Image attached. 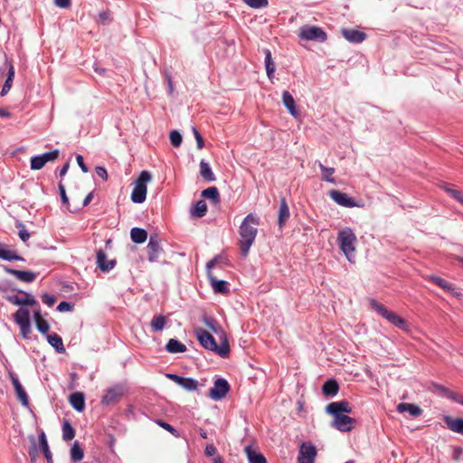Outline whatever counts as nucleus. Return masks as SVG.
<instances>
[{"instance_id": "obj_60", "label": "nucleus", "mask_w": 463, "mask_h": 463, "mask_svg": "<svg viewBox=\"0 0 463 463\" xmlns=\"http://www.w3.org/2000/svg\"><path fill=\"white\" fill-rule=\"evenodd\" d=\"M76 161L83 173H87L89 171L87 165L84 164L82 156L78 155L76 156Z\"/></svg>"}, {"instance_id": "obj_39", "label": "nucleus", "mask_w": 463, "mask_h": 463, "mask_svg": "<svg viewBox=\"0 0 463 463\" xmlns=\"http://www.w3.org/2000/svg\"><path fill=\"white\" fill-rule=\"evenodd\" d=\"M202 196L213 200L214 203H217L220 200L218 189L214 186L204 189L202 192Z\"/></svg>"}, {"instance_id": "obj_28", "label": "nucleus", "mask_w": 463, "mask_h": 463, "mask_svg": "<svg viewBox=\"0 0 463 463\" xmlns=\"http://www.w3.org/2000/svg\"><path fill=\"white\" fill-rule=\"evenodd\" d=\"M322 391L326 396L334 397L339 391V385L335 380L330 379L323 384Z\"/></svg>"}, {"instance_id": "obj_16", "label": "nucleus", "mask_w": 463, "mask_h": 463, "mask_svg": "<svg viewBox=\"0 0 463 463\" xmlns=\"http://www.w3.org/2000/svg\"><path fill=\"white\" fill-rule=\"evenodd\" d=\"M329 196L338 205H341L344 207H348V208L358 206V204L352 198H350L346 194L342 193L338 190L330 191Z\"/></svg>"}, {"instance_id": "obj_26", "label": "nucleus", "mask_w": 463, "mask_h": 463, "mask_svg": "<svg viewBox=\"0 0 463 463\" xmlns=\"http://www.w3.org/2000/svg\"><path fill=\"white\" fill-rule=\"evenodd\" d=\"M47 341L59 354H63L65 352L62 339L58 334L53 333L47 335Z\"/></svg>"}, {"instance_id": "obj_19", "label": "nucleus", "mask_w": 463, "mask_h": 463, "mask_svg": "<svg viewBox=\"0 0 463 463\" xmlns=\"http://www.w3.org/2000/svg\"><path fill=\"white\" fill-rule=\"evenodd\" d=\"M342 34L345 40L353 43H360L365 40V33L355 29H343Z\"/></svg>"}, {"instance_id": "obj_23", "label": "nucleus", "mask_w": 463, "mask_h": 463, "mask_svg": "<svg viewBox=\"0 0 463 463\" xmlns=\"http://www.w3.org/2000/svg\"><path fill=\"white\" fill-rule=\"evenodd\" d=\"M282 101L283 105L288 109L290 115H292L293 117H297L298 115V111L295 104V99L288 91L285 90L282 93Z\"/></svg>"}, {"instance_id": "obj_5", "label": "nucleus", "mask_w": 463, "mask_h": 463, "mask_svg": "<svg viewBox=\"0 0 463 463\" xmlns=\"http://www.w3.org/2000/svg\"><path fill=\"white\" fill-rule=\"evenodd\" d=\"M371 307L375 310L380 316L386 318L390 323L394 325L400 329L407 330V324L403 318L395 313L389 311L383 305L374 299L370 301Z\"/></svg>"}, {"instance_id": "obj_52", "label": "nucleus", "mask_w": 463, "mask_h": 463, "mask_svg": "<svg viewBox=\"0 0 463 463\" xmlns=\"http://www.w3.org/2000/svg\"><path fill=\"white\" fill-rule=\"evenodd\" d=\"M72 309H73V305H71L70 302H67V301H61L57 306V310L59 312H70V311H72Z\"/></svg>"}, {"instance_id": "obj_58", "label": "nucleus", "mask_w": 463, "mask_h": 463, "mask_svg": "<svg viewBox=\"0 0 463 463\" xmlns=\"http://www.w3.org/2000/svg\"><path fill=\"white\" fill-rule=\"evenodd\" d=\"M157 424L160 427H162L163 429H165L167 431L171 432L172 434L175 435L176 430L172 425H170L169 423L162 421V420H158Z\"/></svg>"}, {"instance_id": "obj_59", "label": "nucleus", "mask_w": 463, "mask_h": 463, "mask_svg": "<svg viewBox=\"0 0 463 463\" xmlns=\"http://www.w3.org/2000/svg\"><path fill=\"white\" fill-rule=\"evenodd\" d=\"M96 174L98 176H99L101 179H103L105 181L108 179V172H107L106 168L103 166H97Z\"/></svg>"}, {"instance_id": "obj_15", "label": "nucleus", "mask_w": 463, "mask_h": 463, "mask_svg": "<svg viewBox=\"0 0 463 463\" xmlns=\"http://www.w3.org/2000/svg\"><path fill=\"white\" fill-rule=\"evenodd\" d=\"M9 377L12 382V384L14 388L17 399L21 402L22 405L27 407L29 405L28 395L21 384L18 377L14 373H9Z\"/></svg>"}, {"instance_id": "obj_22", "label": "nucleus", "mask_w": 463, "mask_h": 463, "mask_svg": "<svg viewBox=\"0 0 463 463\" xmlns=\"http://www.w3.org/2000/svg\"><path fill=\"white\" fill-rule=\"evenodd\" d=\"M397 411L401 413L408 412L412 417H418L421 414L422 410L412 403L402 402L397 406Z\"/></svg>"}, {"instance_id": "obj_62", "label": "nucleus", "mask_w": 463, "mask_h": 463, "mask_svg": "<svg viewBox=\"0 0 463 463\" xmlns=\"http://www.w3.org/2000/svg\"><path fill=\"white\" fill-rule=\"evenodd\" d=\"M12 83H13V81L5 80V82L1 90V96H5L8 93V91L10 90V89L12 87Z\"/></svg>"}, {"instance_id": "obj_48", "label": "nucleus", "mask_w": 463, "mask_h": 463, "mask_svg": "<svg viewBox=\"0 0 463 463\" xmlns=\"http://www.w3.org/2000/svg\"><path fill=\"white\" fill-rule=\"evenodd\" d=\"M16 227L19 229V232H18V236L19 238L24 241H27L30 238V233L28 232V231L25 229V226L23 224V223H18L16 225Z\"/></svg>"}, {"instance_id": "obj_53", "label": "nucleus", "mask_w": 463, "mask_h": 463, "mask_svg": "<svg viewBox=\"0 0 463 463\" xmlns=\"http://www.w3.org/2000/svg\"><path fill=\"white\" fill-rule=\"evenodd\" d=\"M192 130H193V133H194L195 140H196L197 148L202 149L204 146V142H203V138L202 135L199 133V131L195 128H193Z\"/></svg>"}, {"instance_id": "obj_25", "label": "nucleus", "mask_w": 463, "mask_h": 463, "mask_svg": "<svg viewBox=\"0 0 463 463\" xmlns=\"http://www.w3.org/2000/svg\"><path fill=\"white\" fill-rule=\"evenodd\" d=\"M186 349L185 345L174 338L170 339L165 345V350L170 354L184 353Z\"/></svg>"}, {"instance_id": "obj_29", "label": "nucleus", "mask_w": 463, "mask_h": 463, "mask_svg": "<svg viewBox=\"0 0 463 463\" xmlns=\"http://www.w3.org/2000/svg\"><path fill=\"white\" fill-rule=\"evenodd\" d=\"M264 53H265V68H266V71H267V76L270 80H272V79L274 78V72L276 70V66L272 60L270 51L268 49H265Z\"/></svg>"}, {"instance_id": "obj_8", "label": "nucleus", "mask_w": 463, "mask_h": 463, "mask_svg": "<svg viewBox=\"0 0 463 463\" xmlns=\"http://www.w3.org/2000/svg\"><path fill=\"white\" fill-rule=\"evenodd\" d=\"M126 389L122 384L114 385L106 390L101 403L109 405L118 402L125 395Z\"/></svg>"}, {"instance_id": "obj_3", "label": "nucleus", "mask_w": 463, "mask_h": 463, "mask_svg": "<svg viewBox=\"0 0 463 463\" xmlns=\"http://www.w3.org/2000/svg\"><path fill=\"white\" fill-rule=\"evenodd\" d=\"M356 241V235L351 228L345 227L339 231L337 234L338 245L348 261L351 263L354 262Z\"/></svg>"}, {"instance_id": "obj_54", "label": "nucleus", "mask_w": 463, "mask_h": 463, "mask_svg": "<svg viewBox=\"0 0 463 463\" xmlns=\"http://www.w3.org/2000/svg\"><path fill=\"white\" fill-rule=\"evenodd\" d=\"M58 187H59V193L61 195V203L63 204H69V199L66 194L65 186L63 185V184L61 182H60Z\"/></svg>"}, {"instance_id": "obj_49", "label": "nucleus", "mask_w": 463, "mask_h": 463, "mask_svg": "<svg viewBox=\"0 0 463 463\" xmlns=\"http://www.w3.org/2000/svg\"><path fill=\"white\" fill-rule=\"evenodd\" d=\"M202 320L208 328H210L213 332L217 331V329H216L217 322L214 318L208 317V316H203Z\"/></svg>"}, {"instance_id": "obj_55", "label": "nucleus", "mask_w": 463, "mask_h": 463, "mask_svg": "<svg viewBox=\"0 0 463 463\" xmlns=\"http://www.w3.org/2000/svg\"><path fill=\"white\" fill-rule=\"evenodd\" d=\"M42 300L48 307H52L54 305V303L56 302V298L54 296H52L49 294H43L42 296Z\"/></svg>"}, {"instance_id": "obj_32", "label": "nucleus", "mask_w": 463, "mask_h": 463, "mask_svg": "<svg viewBox=\"0 0 463 463\" xmlns=\"http://www.w3.org/2000/svg\"><path fill=\"white\" fill-rule=\"evenodd\" d=\"M425 279L433 282L445 291H453V285L440 277L435 275H429L425 277Z\"/></svg>"}, {"instance_id": "obj_21", "label": "nucleus", "mask_w": 463, "mask_h": 463, "mask_svg": "<svg viewBox=\"0 0 463 463\" xmlns=\"http://www.w3.org/2000/svg\"><path fill=\"white\" fill-rule=\"evenodd\" d=\"M444 422L450 430L463 435V419L445 416Z\"/></svg>"}, {"instance_id": "obj_6", "label": "nucleus", "mask_w": 463, "mask_h": 463, "mask_svg": "<svg viewBox=\"0 0 463 463\" xmlns=\"http://www.w3.org/2000/svg\"><path fill=\"white\" fill-rule=\"evenodd\" d=\"M298 36L302 40L324 43L327 39L326 32L318 26L303 25L299 29Z\"/></svg>"}, {"instance_id": "obj_4", "label": "nucleus", "mask_w": 463, "mask_h": 463, "mask_svg": "<svg viewBox=\"0 0 463 463\" xmlns=\"http://www.w3.org/2000/svg\"><path fill=\"white\" fill-rule=\"evenodd\" d=\"M152 175L148 171H142L134 183L131 193V201L135 203H142L146 201L147 184L151 181Z\"/></svg>"}, {"instance_id": "obj_42", "label": "nucleus", "mask_w": 463, "mask_h": 463, "mask_svg": "<svg viewBox=\"0 0 463 463\" xmlns=\"http://www.w3.org/2000/svg\"><path fill=\"white\" fill-rule=\"evenodd\" d=\"M75 436V430L69 421L62 424V439L64 440H71Z\"/></svg>"}, {"instance_id": "obj_33", "label": "nucleus", "mask_w": 463, "mask_h": 463, "mask_svg": "<svg viewBox=\"0 0 463 463\" xmlns=\"http://www.w3.org/2000/svg\"><path fill=\"white\" fill-rule=\"evenodd\" d=\"M14 319L18 326L30 323V312L26 308L20 307L14 315Z\"/></svg>"}, {"instance_id": "obj_47", "label": "nucleus", "mask_w": 463, "mask_h": 463, "mask_svg": "<svg viewBox=\"0 0 463 463\" xmlns=\"http://www.w3.org/2000/svg\"><path fill=\"white\" fill-rule=\"evenodd\" d=\"M60 151L58 149L52 150L50 152L43 153L41 157L43 159V162L46 164L47 162L54 161L58 158Z\"/></svg>"}, {"instance_id": "obj_2", "label": "nucleus", "mask_w": 463, "mask_h": 463, "mask_svg": "<svg viewBox=\"0 0 463 463\" xmlns=\"http://www.w3.org/2000/svg\"><path fill=\"white\" fill-rule=\"evenodd\" d=\"M194 335L203 348L214 352L222 358L229 355L230 346L226 338L218 345L214 337L203 328H195Z\"/></svg>"}, {"instance_id": "obj_1", "label": "nucleus", "mask_w": 463, "mask_h": 463, "mask_svg": "<svg viewBox=\"0 0 463 463\" xmlns=\"http://www.w3.org/2000/svg\"><path fill=\"white\" fill-rule=\"evenodd\" d=\"M259 225V218L252 214L249 213L244 220L242 221L240 229V251L243 257H247L249 254L250 249L255 241Z\"/></svg>"}, {"instance_id": "obj_20", "label": "nucleus", "mask_w": 463, "mask_h": 463, "mask_svg": "<svg viewBox=\"0 0 463 463\" xmlns=\"http://www.w3.org/2000/svg\"><path fill=\"white\" fill-rule=\"evenodd\" d=\"M0 259L6 261L24 260V259L19 256L16 251L8 250L6 245L2 242H0Z\"/></svg>"}, {"instance_id": "obj_64", "label": "nucleus", "mask_w": 463, "mask_h": 463, "mask_svg": "<svg viewBox=\"0 0 463 463\" xmlns=\"http://www.w3.org/2000/svg\"><path fill=\"white\" fill-rule=\"evenodd\" d=\"M69 167H70V163H69V162L65 163V164L61 166V168L60 169V171H59V175H60L61 177L64 176V175L67 174V172H68V170H69Z\"/></svg>"}, {"instance_id": "obj_37", "label": "nucleus", "mask_w": 463, "mask_h": 463, "mask_svg": "<svg viewBox=\"0 0 463 463\" xmlns=\"http://www.w3.org/2000/svg\"><path fill=\"white\" fill-rule=\"evenodd\" d=\"M207 205L203 200L196 202L191 210V214L194 217L201 218L206 214Z\"/></svg>"}, {"instance_id": "obj_56", "label": "nucleus", "mask_w": 463, "mask_h": 463, "mask_svg": "<svg viewBox=\"0 0 463 463\" xmlns=\"http://www.w3.org/2000/svg\"><path fill=\"white\" fill-rule=\"evenodd\" d=\"M21 334L24 338H28L32 329H31V323H26L24 325L19 326Z\"/></svg>"}, {"instance_id": "obj_43", "label": "nucleus", "mask_w": 463, "mask_h": 463, "mask_svg": "<svg viewBox=\"0 0 463 463\" xmlns=\"http://www.w3.org/2000/svg\"><path fill=\"white\" fill-rule=\"evenodd\" d=\"M199 385L198 381H196L194 378H184V381L182 382V384L180 386L184 388L186 391L192 392L195 391Z\"/></svg>"}, {"instance_id": "obj_9", "label": "nucleus", "mask_w": 463, "mask_h": 463, "mask_svg": "<svg viewBox=\"0 0 463 463\" xmlns=\"http://www.w3.org/2000/svg\"><path fill=\"white\" fill-rule=\"evenodd\" d=\"M229 391V383L223 378H218L214 381L213 387L210 389L209 395L214 401H221L227 395Z\"/></svg>"}, {"instance_id": "obj_36", "label": "nucleus", "mask_w": 463, "mask_h": 463, "mask_svg": "<svg viewBox=\"0 0 463 463\" xmlns=\"http://www.w3.org/2000/svg\"><path fill=\"white\" fill-rule=\"evenodd\" d=\"M166 317L163 315L155 316L151 320V327L154 332L162 331L166 325Z\"/></svg>"}, {"instance_id": "obj_11", "label": "nucleus", "mask_w": 463, "mask_h": 463, "mask_svg": "<svg viewBox=\"0 0 463 463\" xmlns=\"http://www.w3.org/2000/svg\"><path fill=\"white\" fill-rule=\"evenodd\" d=\"M317 449L310 442H303L299 448L298 463H314Z\"/></svg>"}, {"instance_id": "obj_45", "label": "nucleus", "mask_w": 463, "mask_h": 463, "mask_svg": "<svg viewBox=\"0 0 463 463\" xmlns=\"http://www.w3.org/2000/svg\"><path fill=\"white\" fill-rule=\"evenodd\" d=\"M247 5L251 8L259 9L266 7L269 5L268 0H242Z\"/></svg>"}, {"instance_id": "obj_50", "label": "nucleus", "mask_w": 463, "mask_h": 463, "mask_svg": "<svg viewBox=\"0 0 463 463\" xmlns=\"http://www.w3.org/2000/svg\"><path fill=\"white\" fill-rule=\"evenodd\" d=\"M434 387L438 392L444 394L445 396H447L452 400H456V394L454 392H452L451 391H449L448 388H446L442 385H439V384H436Z\"/></svg>"}, {"instance_id": "obj_7", "label": "nucleus", "mask_w": 463, "mask_h": 463, "mask_svg": "<svg viewBox=\"0 0 463 463\" xmlns=\"http://www.w3.org/2000/svg\"><path fill=\"white\" fill-rule=\"evenodd\" d=\"M217 262V257L210 260L206 265L207 276L210 281V284L214 291V293H222L225 294L229 292L228 282L222 279H217L212 273V269L215 266Z\"/></svg>"}, {"instance_id": "obj_51", "label": "nucleus", "mask_w": 463, "mask_h": 463, "mask_svg": "<svg viewBox=\"0 0 463 463\" xmlns=\"http://www.w3.org/2000/svg\"><path fill=\"white\" fill-rule=\"evenodd\" d=\"M35 325L38 331L41 332L42 334H46L50 329L49 323L45 319L37 321Z\"/></svg>"}, {"instance_id": "obj_38", "label": "nucleus", "mask_w": 463, "mask_h": 463, "mask_svg": "<svg viewBox=\"0 0 463 463\" xmlns=\"http://www.w3.org/2000/svg\"><path fill=\"white\" fill-rule=\"evenodd\" d=\"M441 188L453 199L463 204V194L460 191L453 188L448 184L441 185Z\"/></svg>"}, {"instance_id": "obj_10", "label": "nucleus", "mask_w": 463, "mask_h": 463, "mask_svg": "<svg viewBox=\"0 0 463 463\" xmlns=\"http://www.w3.org/2000/svg\"><path fill=\"white\" fill-rule=\"evenodd\" d=\"M146 250L148 260L150 262L157 261L163 252V249L160 246V238L157 234L155 233L150 235Z\"/></svg>"}, {"instance_id": "obj_14", "label": "nucleus", "mask_w": 463, "mask_h": 463, "mask_svg": "<svg viewBox=\"0 0 463 463\" xmlns=\"http://www.w3.org/2000/svg\"><path fill=\"white\" fill-rule=\"evenodd\" d=\"M326 411L332 416L343 415L345 413H350L352 407L347 401L343 400L329 403L326 407Z\"/></svg>"}, {"instance_id": "obj_13", "label": "nucleus", "mask_w": 463, "mask_h": 463, "mask_svg": "<svg viewBox=\"0 0 463 463\" xmlns=\"http://www.w3.org/2000/svg\"><path fill=\"white\" fill-rule=\"evenodd\" d=\"M332 427L342 432L350 431L354 428V419L343 414L333 416Z\"/></svg>"}, {"instance_id": "obj_30", "label": "nucleus", "mask_w": 463, "mask_h": 463, "mask_svg": "<svg viewBox=\"0 0 463 463\" xmlns=\"http://www.w3.org/2000/svg\"><path fill=\"white\" fill-rule=\"evenodd\" d=\"M130 238L135 243H143L147 239V232L142 228L134 227L130 231Z\"/></svg>"}, {"instance_id": "obj_41", "label": "nucleus", "mask_w": 463, "mask_h": 463, "mask_svg": "<svg viewBox=\"0 0 463 463\" xmlns=\"http://www.w3.org/2000/svg\"><path fill=\"white\" fill-rule=\"evenodd\" d=\"M319 168L322 172L323 179L328 183L335 184V178L332 177L333 174L335 173V168L333 167H326L323 164L319 163Z\"/></svg>"}, {"instance_id": "obj_46", "label": "nucleus", "mask_w": 463, "mask_h": 463, "mask_svg": "<svg viewBox=\"0 0 463 463\" xmlns=\"http://www.w3.org/2000/svg\"><path fill=\"white\" fill-rule=\"evenodd\" d=\"M169 137L173 146L178 147L182 144L183 137L177 130L171 131Z\"/></svg>"}, {"instance_id": "obj_63", "label": "nucleus", "mask_w": 463, "mask_h": 463, "mask_svg": "<svg viewBox=\"0 0 463 463\" xmlns=\"http://www.w3.org/2000/svg\"><path fill=\"white\" fill-rule=\"evenodd\" d=\"M14 78V68L11 63H9L6 80L13 81Z\"/></svg>"}, {"instance_id": "obj_57", "label": "nucleus", "mask_w": 463, "mask_h": 463, "mask_svg": "<svg viewBox=\"0 0 463 463\" xmlns=\"http://www.w3.org/2000/svg\"><path fill=\"white\" fill-rule=\"evenodd\" d=\"M204 453L207 457L215 456L217 454V449L213 443L207 444Z\"/></svg>"}, {"instance_id": "obj_24", "label": "nucleus", "mask_w": 463, "mask_h": 463, "mask_svg": "<svg viewBox=\"0 0 463 463\" xmlns=\"http://www.w3.org/2000/svg\"><path fill=\"white\" fill-rule=\"evenodd\" d=\"M70 403L77 411H82L85 408V399L82 392H73L70 396Z\"/></svg>"}, {"instance_id": "obj_35", "label": "nucleus", "mask_w": 463, "mask_h": 463, "mask_svg": "<svg viewBox=\"0 0 463 463\" xmlns=\"http://www.w3.org/2000/svg\"><path fill=\"white\" fill-rule=\"evenodd\" d=\"M39 443H40V447L44 454V457H45L47 462L52 463V453L49 449V445L47 442L45 433L43 431H42L39 435Z\"/></svg>"}, {"instance_id": "obj_40", "label": "nucleus", "mask_w": 463, "mask_h": 463, "mask_svg": "<svg viewBox=\"0 0 463 463\" xmlns=\"http://www.w3.org/2000/svg\"><path fill=\"white\" fill-rule=\"evenodd\" d=\"M84 453L78 441H75L71 449V458L74 462L83 458Z\"/></svg>"}, {"instance_id": "obj_34", "label": "nucleus", "mask_w": 463, "mask_h": 463, "mask_svg": "<svg viewBox=\"0 0 463 463\" xmlns=\"http://www.w3.org/2000/svg\"><path fill=\"white\" fill-rule=\"evenodd\" d=\"M200 175L203 179H205L208 182H213L215 180V176L212 171L210 165L204 160H202L200 162Z\"/></svg>"}, {"instance_id": "obj_31", "label": "nucleus", "mask_w": 463, "mask_h": 463, "mask_svg": "<svg viewBox=\"0 0 463 463\" xmlns=\"http://www.w3.org/2000/svg\"><path fill=\"white\" fill-rule=\"evenodd\" d=\"M244 450L249 463H267L265 457L262 454L254 451L250 446H246Z\"/></svg>"}, {"instance_id": "obj_18", "label": "nucleus", "mask_w": 463, "mask_h": 463, "mask_svg": "<svg viewBox=\"0 0 463 463\" xmlns=\"http://www.w3.org/2000/svg\"><path fill=\"white\" fill-rule=\"evenodd\" d=\"M97 265L102 271L109 272L115 267L116 260H108L105 251L103 250H99L97 251Z\"/></svg>"}, {"instance_id": "obj_61", "label": "nucleus", "mask_w": 463, "mask_h": 463, "mask_svg": "<svg viewBox=\"0 0 463 463\" xmlns=\"http://www.w3.org/2000/svg\"><path fill=\"white\" fill-rule=\"evenodd\" d=\"M54 5L60 8H67L71 5V0H54Z\"/></svg>"}, {"instance_id": "obj_12", "label": "nucleus", "mask_w": 463, "mask_h": 463, "mask_svg": "<svg viewBox=\"0 0 463 463\" xmlns=\"http://www.w3.org/2000/svg\"><path fill=\"white\" fill-rule=\"evenodd\" d=\"M19 293L23 294L24 297L20 298L17 295H7L5 299L14 304L15 306H38V301L32 296L31 294L19 290Z\"/></svg>"}, {"instance_id": "obj_27", "label": "nucleus", "mask_w": 463, "mask_h": 463, "mask_svg": "<svg viewBox=\"0 0 463 463\" xmlns=\"http://www.w3.org/2000/svg\"><path fill=\"white\" fill-rule=\"evenodd\" d=\"M289 218V208L285 198L281 199L279 209V225L282 227Z\"/></svg>"}, {"instance_id": "obj_44", "label": "nucleus", "mask_w": 463, "mask_h": 463, "mask_svg": "<svg viewBox=\"0 0 463 463\" xmlns=\"http://www.w3.org/2000/svg\"><path fill=\"white\" fill-rule=\"evenodd\" d=\"M45 165L43 159L40 155L34 156L31 158L30 166L32 170H40Z\"/></svg>"}, {"instance_id": "obj_17", "label": "nucleus", "mask_w": 463, "mask_h": 463, "mask_svg": "<svg viewBox=\"0 0 463 463\" xmlns=\"http://www.w3.org/2000/svg\"><path fill=\"white\" fill-rule=\"evenodd\" d=\"M4 270L8 273L14 275L17 279L31 283L36 279V273L29 270H18L7 266H4Z\"/></svg>"}]
</instances>
